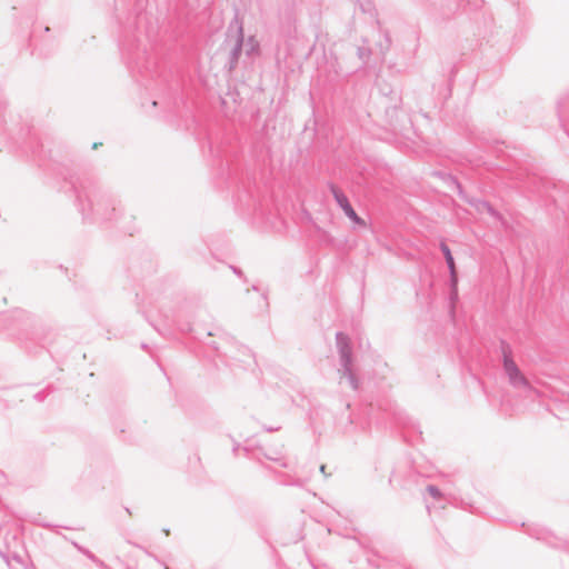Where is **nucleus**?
<instances>
[{
    "mask_svg": "<svg viewBox=\"0 0 569 569\" xmlns=\"http://www.w3.org/2000/svg\"><path fill=\"white\" fill-rule=\"evenodd\" d=\"M79 210L84 219L94 222L117 221L119 201L102 191L89 179L71 181Z\"/></svg>",
    "mask_w": 569,
    "mask_h": 569,
    "instance_id": "1",
    "label": "nucleus"
},
{
    "mask_svg": "<svg viewBox=\"0 0 569 569\" xmlns=\"http://www.w3.org/2000/svg\"><path fill=\"white\" fill-rule=\"evenodd\" d=\"M336 345L339 353V369L340 379L346 378L352 390H358L359 380L353 371L352 348L349 337L339 331L336 333Z\"/></svg>",
    "mask_w": 569,
    "mask_h": 569,
    "instance_id": "2",
    "label": "nucleus"
},
{
    "mask_svg": "<svg viewBox=\"0 0 569 569\" xmlns=\"http://www.w3.org/2000/svg\"><path fill=\"white\" fill-rule=\"evenodd\" d=\"M502 351V366L503 371L508 378L509 383L516 389H522L526 391H533L532 386L526 376L520 371L517 363L513 361L511 356V349L505 341L501 342Z\"/></svg>",
    "mask_w": 569,
    "mask_h": 569,
    "instance_id": "3",
    "label": "nucleus"
},
{
    "mask_svg": "<svg viewBox=\"0 0 569 569\" xmlns=\"http://www.w3.org/2000/svg\"><path fill=\"white\" fill-rule=\"evenodd\" d=\"M330 191L338 203V206L342 209L345 214L357 226L366 227V222L362 218H360L352 206L349 202L348 197L341 191L339 188H337L335 184L330 186Z\"/></svg>",
    "mask_w": 569,
    "mask_h": 569,
    "instance_id": "4",
    "label": "nucleus"
},
{
    "mask_svg": "<svg viewBox=\"0 0 569 569\" xmlns=\"http://www.w3.org/2000/svg\"><path fill=\"white\" fill-rule=\"evenodd\" d=\"M439 247H440L441 252L443 253V257H445V260H446L447 267L449 269V273H450L451 297L456 298L457 297L458 274H457L455 260H453L451 250L447 246L446 242L441 241Z\"/></svg>",
    "mask_w": 569,
    "mask_h": 569,
    "instance_id": "5",
    "label": "nucleus"
},
{
    "mask_svg": "<svg viewBox=\"0 0 569 569\" xmlns=\"http://www.w3.org/2000/svg\"><path fill=\"white\" fill-rule=\"evenodd\" d=\"M558 117L561 126L569 131V93L560 98L558 101Z\"/></svg>",
    "mask_w": 569,
    "mask_h": 569,
    "instance_id": "6",
    "label": "nucleus"
},
{
    "mask_svg": "<svg viewBox=\"0 0 569 569\" xmlns=\"http://www.w3.org/2000/svg\"><path fill=\"white\" fill-rule=\"evenodd\" d=\"M243 42V29L242 26L237 22V30L234 37V46L230 52V61L231 63H236L240 56Z\"/></svg>",
    "mask_w": 569,
    "mask_h": 569,
    "instance_id": "7",
    "label": "nucleus"
},
{
    "mask_svg": "<svg viewBox=\"0 0 569 569\" xmlns=\"http://www.w3.org/2000/svg\"><path fill=\"white\" fill-rule=\"evenodd\" d=\"M0 557L3 559L8 567H14L16 565L21 567V563L24 562L22 558L16 552H4L0 550Z\"/></svg>",
    "mask_w": 569,
    "mask_h": 569,
    "instance_id": "8",
    "label": "nucleus"
},
{
    "mask_svg": "<svg viewBox=\"0 0 569 569\" xmlns=\"http://www.w3.org/2000/svg\"><path fill=\"white\" fill-rule=\"evenodd\" d=\"M528 533L535 537L537 540H547L550 535L547 529L539 526L529 527Z\"/></svg>",
    "mask_w": 569,
    "mask_h": 569,
    "instance_id": "9",
    "label": "nucleus"
},
{
    "mask_svg": "<svg viewBox=\"0 0 569 569\" xmlns=\"http://www.w3.org/2000/svg\"><path fill=\"white\" fill-rule=\"evenodd\" d=\"M481 207H487V213L497 220H502L501 214L487 201H481Z\"/></svg>",
    "mask_w": 569,
    "mask_h": 569,
    "instance_id": "10",
    "label": "nucleus"
},
{
    "mask_svg": "<svg viewBox=\"0 0 569 569\" xmlns=\"http://www.w3.org/2000/svg\"><path fill=\"white\" fill-rule=\"evenodd\" d=\"M426 490L428 491V493L436 500H439L440 498H442V492L440 491V489L435 486V485H428Z\"/></svg>",
    "mask_w": 569,
    "mask_h": 569,
    "instance_id": "11",
    "label": "nucleus"
},
{
    "mask_svg": "<svg viewBox=\"0 0 569 569\" xmlns=\"http://www.w3.org/2000/svg\"><path fill=\"white\" fill-rule=\"evenodd\" d=\"M86 557L89 560H91L100 569L107 568L106 563L101 559H99L97 556H94L91 551H86Z\"/></svg>",
    "mask_w": 569,
    "mask_h": 569,
    "instance_id": "12",
    "label": "nucleus"
},
{
    "mask_svg": "<svg viewBox=\"0 0 569 569\" xmlns=\"http://www.w3.org/2000/svg\"><path fill=\"white\" fill-rule=\"evenodd\" d=\"M86 557L89 560H91L100 569L107 568L106 563L101 559H99L97 556H94L91 551H86Z\"/></svg>",
    "mask_w": 569,
    "mask_h": 569,
    "instance_id": "13",
    "label": "nucleus"
},
{
    "mask_svg": "<svg viewBox=\"0 0 569 569\" xmlns=\"http://www.w3.org/2000/svg\"><path fill=\"white\" fill-rule=\"evenodd\" d=\"M266 458H268L269 460L279 462L280 466L283 467V468H288L289 467V465L282 458L273 457V456H269V455H266Z\"/></svg>",
    "mask_w": 569,
    "mask_h": 569,
    "instance_id": "14",
    "label": "nucleus"
},
{
    "mask_svg": "<svg viewBox=\"0 0 569 569\" xmlns=\"http://www.w3.org/2000/svg\"><path fill=\"white\" fill-rule=\"evenodd\" d=\"M7 109V101L3 96L0 94V120L3 118Z\"/></svg>",
    "mask_w": 569,
    "mask_h": 569,
    "instance_id": "15",
    "label": "nucleus"
},
{
    "mask_svg": "<svg viewBox=\"0 0 569 569\" xmlns=\"http://www.w3.org/2000/svg\"><path fill=\"white\" fill-rule=\"evenodd\" d=\"M284 485H290V486H303L305 485V480L300 479V478H297V479H293V480H290V481H283Z\"/></svg>",
    "mask_w": 569,
    "mask_h": 569,
    "instance_id": "16",
    "label": "nucleus"
},
{
    "mask_svg": "<svg viewBox=\"0 0 569 569\" xmlns=\"http://www.w3.org/2000/svg\"><path fill=\"white\" fill-rule=\"evenodd\" d=\"M72 545L77 548V550H79V551H80L82 555H84V556H86V551H90L89 549H87V548H84V547L80 546V545H79V543H77V542H72Z\"/></svg>",
    "mask_w": 569,
    "mask_h": 569,
    "instance_id": "17",
    "label": "nucleus"
},
{
    "mask_svg": "<svg viewBox=\"0 0 569 569\" xmlns=\"http://www.w3.org/2000/svg\"><path fill=\"white\" fill-rule=\"evenodd\" d=\"M9 569H31L26 562L21 563V567L19 565H16L14 567H8Z\"/></svg>",
    "mask_w": 569,
    "mask_h": 569,
    "instance_id": "18",
    "label": "nucleus"
},
{
    "mask_svg": "<svg viewBox=\"0 0 569 569\" xmlns=\"http://www.w3.org/2000/svg\"><path fill=\"white\" fill-rule=\"evenodd\" d=\"M280 429V427H266V430L268 432H273V431H278Z\"/></svg>",
    "mask_w": 569,
    "mask_h": 569,
    "instance_id": "19",
    "label": "nucleus"
},
{
    "mask_svg": "<svg viewBox=\"0 0 569 569\" xmlns=\"http://www.w3.org/2000/svg\"><path fill=\"white\" fill-rule=\"evenodd\" d=\"M477 209L479 211H481V212H486L487 211V207H481V201L478 203Z\"/></svg>",
    "mask_w": 569,
    "mask_h": 569,
    "instance_id": "20",
    "label": "nucleus"
},
{
    "mask_svg": "<svg viewBox=\"0 0 569 569\" xmlns=\"http://www.w3.org/2000/svg\"><path fill=\"white\" fill-rule=\"evenodd\" d=\"M319 470H320L321 473L325 475V477H328V475L326 473V466L325 465H321Z\"/></svg>",
    "mask_w": 569,
    "mask_h": 569,
    "instance_id": "21",
    "label": "nucleus"
},
{
    "mask_svg": "<svg viewBox=\"0 0 569 569\" xmlns=\"http://www.w3.org/2000/svg\"><path fill=\"white\" fill-rule=\"evenodd\" d=\"M121 51L123 54H128V56L130 54L129 50L126 49L124 47L121 48Z\"/></svg>",
    "mask_w": 569,
    "mask_h": 569,
    "instance_id": "22",
    "label": "nucleus"
},
{
    "mask_svg": "<svg viewBox=\"0 0 569 569\" xmlns=\"http://www.w3.org/2000/svg\"><path fill=\"white\" fill-rule=\"evenodd\" d=\"M232 270H233L234 273L241 274L240 270H238L237 268L232 267Z\"/></svg>",
    "mask_w": 569,
    "mask_h": 569,
    "instance_id": "23",
    "label": "nucleus"
},
{
    "mask_svg": "<svg viewBox=\"0 0 569 569\" xmlns=\"http://www.w3.org/2000/svg\"><path fill=\"white\" fill-rule=\"evenodd\" d=\"M359 56L362 58L365 56V52H362V49H359Z\"/></svg>",
    "mask_w": 569,
    "mask_h": 569,
    "instance_id": "24",
    "label": "nucleus"
},
{
    "mask_svg": "<svg viewBox=\"0 0 569 569\" xmlns=\"http://www.w3.org/2000/svg\"><path fill=\"white\" fill-rule=\"evenodd\" d=\"M36 398H37L38 400H41V399H42V398H41V393H37V395H36Z\"/></svg>",
    "mask_w": 569,
    "mask_h": 569,
    "instance_id": "25",
    "label": "nucleus"
},
{
    "mask_svg": "<svg viewBox=\"0 0 569 569\" xmlns=\"http://www.w3.org/2000/svg\"><path fill=\"white\" fill-rule=\"evenodd\" d=\"M163 569H171V568L167 565H163Z\"/></svg>",
    "mask_w": 569,
    "mask_h": 569,
    "instance_id": "26",
    "label": "nucleus"
}]
</instances>
